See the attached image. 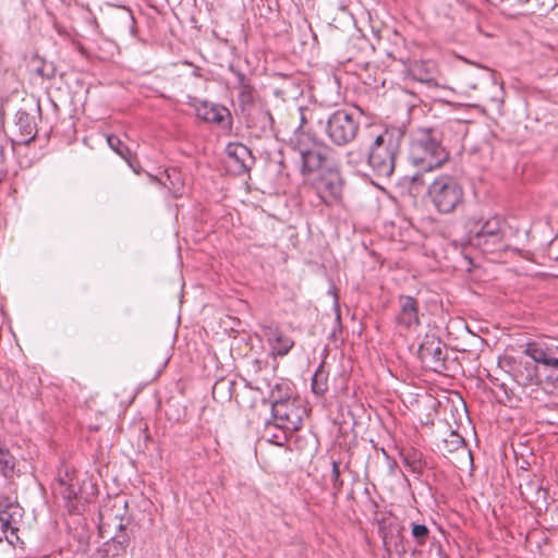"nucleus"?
I'll list each match as a JSON object with an SVG mask.
<instances>
[{
  "instance_id": "obj_1",
  "label": "nucleus",
  "mask_w": 558,
  "mask_h": 558,
  "mask_svg": "<svg viewBox=\"0 0 558 558\" xmlns=\"http://www.w3.org/2000/svg\"><path fill=\"white\" fill-rule=\"evenodd\" d=\"M449 158L441 145V134L434 128H421L412 133L409 148L410 162L422 172L440 168Z\"/></svg>"
},
{
  "instance_id": "obj_2",
  "label": "nucleus",
  "mask_w": 558,
  "mask_h": 558,
  "mask_svg": "<svg viewBox=\"0 0 558 558\" xmlns=\"http://www.w3.org/2000/svg\"><path fill=\"white\" fill-rule=\"evenodd\" d=\"M523 353L535 363L534 373L529 374V380L535 377L545 380L550 387V393L558 398V339L546 338L525 344Z\"/></svg>"
},
{
  "instance_id": "obj_3",
  "label": "nucleus",
  "mask_w": 558,
  "mask_h": 558,
  "mask_svg": "<svg viewBox=\"0 0 558 558\" xmlns=\"http://www.w3.org/2000/svg\"><path fill=\"white\" fill-rule=\"evenodd\" d=\"M402 138L403 134L399 130H385L375 137L366 159L374 175L384 179L392 175Z\"/></svg>"
},
{
  "instance_id": "obj_4",
  "label": "nucleus",
  "mask_w": 558,
  "mask_h": 558,
  "mask_svg": "<svg viewBox=\"0 0 558 558\" xmlns=\"http://www.w3.org/2000/svg\"><path fill=\"white\" fill-rule=\"evenodd\" d=\"M511 229L500 216L480 220L470 230V244L483 253L490 254L507 251L510 247Z\"/></svg>"
},
{
  "instance_id": "obj_5",
  "label": "nucleus",
  "mask_w": 558,
  "mask_h": 558,
  "mask_svg": "<svg viewBox=\"0 0 558 558\" xmlns=\"http://www.w3.org/2000/svg\"><path fill=\"white\" fill-rule=\"evenodd\" d=\"M427 196L439 214H451L463 204L464 191L456 177L440 174L428 185Z\"/></svg>"
},
{
  "instance_id": "obj_6",
  "label": "nucleus",
  "mask_w": 558,
  "mask_h": 558,
  "mask_svg": "<svg viewBox=\"0 0 558 558\" xmlns=\"http://www.w3.org/2000/svg\"><path fill=\"white\" fill-rule=\"evenodd\" d=\"M360 116L347 109L330 113L324 125L327 138L337 147L351 144L360 131Z\"/></svg>"
},
{
  "instance_id": "obj_7",
  "label": "nucleus",
  "mask_w": 558,
  "mask_h": 558,
  "mask_svg": "<svg viewBox=\"0 0 558 558\" xmlns=\"http://www.w3.org/2000/svg\"><path fill=\"white\" fill-rule=\"evenodd\" d=\"M271 413L276 426L283 430H298L302 426L306 409L300 398H275L271 392Z\"/></svg>"
},
{
  "instance_id": "obj_8",
  "label": "nucleus",
  "mask_w": 558,
  "mask_h": 558,
  "mask_svg": "<svg viewBox=\"0 0 558 558\" xmlns=\"http://www.w3.org/2000/svg\"><path fill=\"white\" fill-rule=\"evenodd\" d=\"M24 514L23 508L9 497L0 495V542L5 539L10 545L19 541V530Z\"/></svg>"
},
{
  "instance_id": "obj_9",
  "label": "nucleus",
  "mask_w": 558,
  "mask_h": 558,
  "mask_svg": "<svg viewBox=\"0 0 558 558\" xmlns=\"http://www.w3.org/2000/svg\"><path fill=\"white\" fill-rule=\"evenodd\" d=\"M122 507L114 504L111 508H105L99 512V530L106 533L109 529H113L119 533L111 536L112 546L116 548V555L124 554L130 543L129 535L125 530V518L121 513Z\"/></svg>"
},
{
  "instance_id": "obj_10",
  "label": "nucleus",
  "mask_w": 558,
  "mask_h": 558,
  "mask_svg": "<svg viewBox=\"0 0 558 558\" xmlns=\"http://www.w3.org/2000/svg\"><path fill=\"white\" fill-rule=\"evenodd\" d=\"M56 492L65 500L70 510L75 509L74 500L87 502L88 497L84 495L80 486L76 472L68 466L61 469L58 474Z\"/></svg>"
},
{
  "instance_id": "obj_11",
  "label": "nucleus",
  "mask_w": 558,
  "mask_h": 558,
  "mask_svg": "<svg viewBox=\"0 0 558 558\" xmlns=\"http://www.w3.org/2000/svg\"><path fill=\"white\" fill-rule=\"evenodd\" d=\"M320 202L326 206H331L341 198L342 184L338 172L328 171L319 174L312 183Z\"/></svg>"
},
{
  "instance_id": "obj_12",
  "label": "nucleus",
  "mask_w": 558,
  "mask_h": 558,
  "mask_svg": "<svg viewBox=\"0 0 558 558\" xmlns=\"http://www.w3.org/2000/svg\"><path fill=\"white\" fill-rule=\"evenodd\" d=\"M396 324L401 330H414L421 325L418 301L410 295L398 298Z\"/></svg>"
},
{
  "instance_id": "obj_13",
  "label": "nucleus",
  "mask_w": 558,
  "mask_h": 558,
  "mask_svg": "<svg viewBox=\"0 0 558 558\" xmlns=\"http://www.w3.org/2000/svg\"><path fill=\"white\" fill-rule=\"evenodd\" d=\"M194 108L197 118L203 121L215 123L223 130L231 128V113L226 107L204 100L195 102Z\"/></svg>"
},
{
  "instance_id": "obj_14",
  "label": "nucleus",
  "mask_w": 558,
  "mask_h": 558,
  "mask_svg": "<svg viewBox=\"0 0 558 558\" xmlns=\"http://www.w3.org/2000/svg\"><path fill=\"white\" fill-rule=\"evenodd\" d=\"M263 336L269 345L270 355L274 357L286 356L291 351V349L294 347V340L291 337H289L288 335H286L276 325L263 326Z\"/></svg>"
},
{
  "instance_id": "obj_15",
  "label": "nucleus",
  "mask_w": 558,
  "mask_h": 558,
  "mask_svg": "<svg viewBox=\"0 0 558 558\" xmlns=\"http://www.w3.org/2000/svg\"><path fill=\"white\" fill-rule=\"evenodd\" d=\"M330 153L331 148L323 142L313 149L301 154V173L306 175L320 170L327 162Z\"/></svg>"
},
{
  "instance_id": "obj_16",
  "label": "nucleus",
  "mask_w": 558,
  "mask_h": 558,
  "mask_svg": "<svg viewBox=\"0 0 558 558\" xmlns=\"http://www.w3.org/2000/svg\"><path fill=\"white\" fill-rule=\"evenodd\" d=\"M420 359L434 367L440 366L445 360L441 341L435 336H426L418 348Z\"/></svg>"
},
{
  "instance_id": "obj_17",
  "label": "nucleus",
  "mask_w": 558,
  "mask_h": 558,
  "mask_svg": "<svg viewBox=\"0 0 558 558\" xmlns=\"http://www.w3.org/2000/svg\"><path fill=\"white\" fill-rule=\"evenodd\" d=\"M227 154L230 166L239 173L248 171L254 163L251 150L243 144H229Z\"/></svg>"
},
{
  "instance_id": "obj_18",
  "label": "nucleus",
  "mask_w": 558,
  "mask_h": 558,
  "mask_svg": "<svg viewBox=\"0 0 558 558\" xmlns=\"http://www.w3.org/2000/svg\"><path fill=\"white\" fill-rule=\"evenodd\" d=\"M403 526L398 522L397 518L391 515L383 517L378 521V533L383 539L384 547L387 553H391V543L396 536H400Z\"/></svg>"
},
{
  "instance_id": "obj_19",
  "label": "nucleus",
  "mask_w": 558,
  "mask_h": 558,
  "mask_svg": "<svg viewBox=\"0 0 558 558\" xmlns=\"http://www.w3.org/2000/svg\"><path fill=\"white\" fill-rule=\"evenodd\" d=\"M292 148L299 153V155L313 149L323 142L317 140L314 134L306 132L300 125L293 133L290 140Z\"/></svg>"
},
{
  "instance_id": "obj_20",
  "label": "nucleus",
  "mask_w": 558,
  "mask_h": 558,
  "mask_svg": "<svg viewBox=\"0 0 558 558\" xmlns=\"http://www.w3.org/2000/svg\"><path fill=\"white\" fill-rule=\"evenodd\" d=\"M234 74L236 76V88L239 89V102L242 109H245L254 104L255 89L244 73L234 71Z\"/></svg>"
},
{
  "instance_id": "obj_21",
  "label": "nucleus",
  "mask_w": 558,
  "mask_h": 558,
  "mask_svg": "<svg viewBox=\"0 0 558 558\" xmlns=\"http://www.w3.org/2000/svg\"><path fill=\"white\" fill-rule=\"evenodd\" d=\"M410 75L413 80L424 83L428 86L435 84L434 73L425 62H414L409 69Z\"/></svg>"
},
{
  "instance_id": "obj_22",
  "label": "nucleus",
  "mask_w": 558,
  "mask_h": 558,
  "mask_svg": "<svg viewBox=\"0 0 558 558\" xmlns=\"http://www.w3.org/2000/svg\"><path fill=\"white\" fill-rule=\"evenodd\" d=\"M107 142H108L109 146L118 155H120L123 159H125L128 161L129 166L133 169V171L135 173H140V169H137L135 167V160L131 156L130 149L122 143V141L118 136L110 135V136H108Z\"/></svg>"
},
{
  "instance_id": "obj_23",
  "label": "nucleus",
  "mask_w": 558,
  "mask_h": 558,
  "mask_svg": "<svg viewBox=\"0 0 558 558\" xmlns=\"http://www.w3.org/2000/svg\"><path fill=\"white\" fill-rule=\"evenodd\" d=\"M311 386L316 396H323L328 390V372L325 369L324 363H320L315 371Z\"/></svg>"
},
{
  "instance_id": "obj_24",
  "label": "nucleus",
  "mask_w": 558,
  "mask_h": 558,
  "mask_svg": "<svg viewBox=\"0 0 558 558\" xmlns=\"http://www.w3.org/2000/svg\"><path fill=\"white\" fill-rule=\"evenodd\" d=\"M411 535L415 543V548L412 550V556L420 554V547H423L429 538V530L425 524L412 523Z\"/></svg>"
},
{
  "instance_id": "obj_25",
  "label": "nucleus",
  "mask_w": 558,
  "mask_h": 558,
  "mask_svg": "<svg viewBox=\"0 0 558 558\" xmlns=\"http://www.w3.org/2000/svg\"><path fill=\"white\" fill-rule=\"evenodd\" d=\"M15 459L9 449L0 445V474L9 478L14 472Z\"/></svg>"
},
{
  "instance_id": "obj_26",
  "label": "nucleus",
  "mask_w": 558,
  "mask_h": 558,
  "mask_svg": "<svg viewBox=\"0 0 558 558\" xmlns=\"http://www.w3.org/2000/svg\"><path fill=\"white\" fill-rule=\"evenodd\" d=\"M17 125L24 136H28L29 140L34 138L36 124L29 113L20 111L17 113Z\"/></svg>"
},
{
  "instance_id": "obj_27",
  "label": "nucleus",
  "mask_w": 558,
  "mask_h": 558,
  "mask_svg": "<svg viewBox=\"0 0 558 558\" xmlns=\"http://www.w3.org/2000/svg\"><path fill=\"white\" fill-rule=\"evenodd\" d=\"M331 485L332 495L336 498L342 490L343 481L340 478V462L332 461L331 463Z\"/></svg>"
},
{
  "instance_id": "obj_28",
  "label": "nucleus",
  "mask_w": 558,
  "mask_h": 558,
  "mask_svg": "<svg viewBox=\"0 0 558 558\" xmlns=\"http://www.w3.org/2000/svg\"><path fill=\"white\" fill-rule=\"evenodd\" d=\"M345 161L352 168H359L365 162V155L360 148H353L345 153Z\"/></svg>"
},
{
  "instance_id": "obj_29",
  "label": "nucleus",
  "mask_w": 558,
  "mask_h": 558,
  "mask_svg": "<svg viewBox=\"0 0 558 558\" xmlns=\"http://www.w3.org/2000/svg\"><path fill=\"white\" fill-rule=\"evenodd\" d=\"M391 550L393 549L395 553L402 558L407 554V546L404 543V538L402 533H400V536H396L395 539L391 543Z\"/></svg>"
},
{
  "instance_id": "obj_30",
  "label": "nucleus",
  "mask_w": 558,
  "mask_h": 558,
  "mask_svg": "<svg viewBox=\"0 0 558 558\" xmlns=\"http://www.w3.org/2000/svg\"><path fill=\"white\" fill-rule=\"evenodd\" d=\"M547 499V490L542 486L536 487L535 498L532 500L533 502H538L541 500L546 501Z\"/></svg>"
},
{
  "instance_id": "obj_31",
  "label": "nucleus",
  "mask_w": 558,
  "mask_h": 558,
  "mask_svg": "<svg viewBox=\"0 0 558 558\" xmlns=\"http://www.w3.org/2000/svg\"><path fill=\"white\" fill-rule=\"evenodd\" d=\"M286 439V436L282 435L281 437L277 436V435H272L270 438H268V440L272 444H276V445H282V440Z\"/></svg>"
},
{
  "instance_id": "obj_32",
  "label": "nucleus",
  "mask_w": 558,
  "mask_h": 558,
  "mask_svg": "<svg viewBox=\"0 0 558 558\" xmlns=\"http://www.w3.org/2000/svg\"><path fill=\"white\" fill-rule=\"evenodd\" d=\"M418 180H420V174H418V173H416V174H414V175L412 177V181H413V182H416V181H418Z\"/></svg>"
},
{
  "instance_id": "obj_33",
  "label": "nucleus",
  "mask_w": 558,
  "mask_h": 558,
  "mask_svg": "<svg viewBox=\"0 0 558 558\" xmlns=\"http://www.w3.org/2000/svg\"><path fill=\"white\" fill-rule=\"evenodd\" d=\"M411 468H412V471H414V472L418 471V469H420L415 463L411 464Z\"/></svg>"
},
{
  "instance_id": "obj_34",
  "label": "nucleus",
  "mask_w": 558,
  "mask_h": 558,
  "mask_svg": "<svg viewBox=\"0 0 558 558\" xmlns=\"http://www.w3.org/2000/svg\"><path fill=\"white\" fill-rule=\"evenodd\" d=\"M333 296H335V305L338 306V296L336 293H333Z\"/></svg>"
},
{
  "instance_id": "obj_35",
  "label": "nucleus",
  "mask_w": 558,
  "mask_h": 558,
  "mask_svg": "<svg viewBox=\"0 0 558 558\" xmlns=\"http://www.w3.org/2000/svg\"><path fill=\"white\" fill-rule=\"evenodd\" d=\"M305 121L304 116H301V122L303 123Z\"/></svg>"
}]
</instances>
